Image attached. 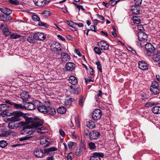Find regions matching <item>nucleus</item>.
<instances>
[{
	"label": "nucleus",
	"mask_w": 160,
	"mask_h": 160,
	"mask_svg": "<svg viewBox=\"0 0 160 160\" xmlns=\"http://www.w3.org/2000/svg\"><path fill=\"white\" fill-rule=\"evenodd\" d=\"M57 150V148L54 147L44 149V152L40 148L36 149L34 152V155L38 158H42L44 156L45 153H49L50 152Z\"/></svg>",
	"instance_id": "f257e3e1"
},
{
	"label": "nucleus",
	"mask_w": 160,
	"mask_h": 160,
	"mask_svg": "<svg viewBox=\"0 0 160 160\" xmlns=\"http://www.w3.org/2000/svg\"><path fill=\"white\" fill-rule=\"evenodd\" d=\"M50 47V49L52 52L58 55L60 54L62 48L61 46L59 43L56 42L52 43Z\"/></svg>",
	"instance_id": "f03ea898"
},
{
	"label": "nucleus",
	"mask_w": 160,
	"mask_h": 160,
	"mask_svg": "<svg viewBox=\"0 0 160 160\" xmlns=\"http://www.w3.org/2000/svg\"><path fill=\"white\" fill-rule=\"evenodd\" d=\"M9 116L14 115L18 118H19V117H22L24 118L25 121L27 122H29L30 120V118H28L25 114L20 111H14L12 113H9Z\"/></svg>",
	"instance_id": "7ed1b4c3"
},
{
	"label": "nucleus",
	"mask_w": 160,
	"mask_h": 160,
	"mask_svg": "<svg viewBox=\"0 0 160 160\" xmlns=\"http://www.w3.org/2000/svg\"><path fill=\"white\" fill-rule=\"evenodd\" d=\"M5 102L8 104L10 106H12L14 109L19 110L25 109V106L22 105V104L17 103L11 102L10 100H5Z\"/></svg>",
	"instance_id": "20e7f679"
},
{
	"label": "nucleus",
	"mask_w": 160,
	"mask_h": 160,
	"mask_svg": "<svg viewBox=\"0 0 160 160\" xmlns=\"http://www.w3.org/2000/svg\"><path fill=\"white\" fill-rule=\"evenodd\" d=\"M102 115L101 111L98 109H96L93 112L92 117L94 120H98L100 118Z\"/></svg>",
	"instance_id": "39448f33"
},
{
	"label": "nucleus",
	"mask_w": 160,
	"mask_h": 160,
	"mask_svg": "<svg viewBox=\"0 0 160 160\" xmlns=\"http://www.w3.org/2000/svg\"><path fill=\"white\" fill-rule=\"evenodd\" d=\"M37 109L40 112L43 113H46L47 111V107L44 105H43L42 104L40 103L38 101H36Z\"/></svg>",
	"instance_id": "423d86ee"
},
{
	"label": "nucleus",
	"mask_w": 160,
	"mask_h": 160,
	"mask_svg": "<svg viewBox=\"0 0 160 160\" xmlns=\"http://www.w3.org/2000/svg\"><path fill=\"white\" fill-rule=\"evenodd\" d=\"M101 50H106L109 49V44L104 40L98 42L97 44Z\"/></svg>",
	"instance_id": "0eeeda50"
},
{
	"label": "nucleus",
	"mask_w": 160,
	"mask_h": 160,
	"mask_svg": "<svg viewBox=\"0 0 160 160\" xmlns=\"http://www.w3.org/2000/svg\"><path fill=\"white\" fill-rule=\"evenodd\" d=\"M86 149V147L84 143H82L80 144L79 149H76L75 154L77 156H80L85 151Z\"/></svg>",
	"instance_id": "6e6552de"
},
{
	"label": "nucleus",
	"mask_w": 160,
	"mask_h": 160,
	"mask_svg": "<svg viewBox=\"0 0 160 160\" xmlns=\"http://www.w3.org/2000/svg\"><path fill=\"white\" fill-rule=\"evenodd\" d=\"M20 96L21 98L22 99L23 102H26L28 99L30 98V96L29 92L26 91H22L20 93Z\"/></svg>",
	"instance_id": "1a4fd4ad"
},
{
	"label": "nucleus",
	"mask_w": 160,
	"mask_h": 160,
	"mask_svg": "<svg viewBox=\"0 0 160 160\" xmlns=\"http://www.w3.org/2000/svg\"><path fill=\"white\" fill-rule=\"evenodd\" d=\"M89 138L90 140H96L98 138L100 135V133L95 130H93L89 133Z\"/></svg>",
	"instance_id": "9d476101"
},
{
	"label": "nucleus",
	"mask_w": 160,
	"mask_h": 160,
	"mask_svg": "<svg viewBox=\"0 0 160 160\" xmlns=\"http://www.w3.org/2000/svg\"><path fill=\"white\" fill-rule=\"evenodd\" d=\"M37 104L36 102L34 103H31L30 102H26L24 105L25 109H27L28 110H32L35 109Z\"/></svg>",
	"instance_id": "9b49d317"
},
{
	"label": "nucleus",
	"mask_w": 160,
	"mask_h": 160,
	"mask_svg": "<svg viewBox=\"0 0 160 160\" xmlns=\"http://www.w3.org/2000/svg\"><path fill=\"white\" fill-rule=\"evenodd\" d=\"M138 36L140 41L145 42L148 40L147 35L144 32H140L138 33Z\"/></svg>",
	"instance_id": "f8f14e48"
},
{
	"label": "nucleus",
	"mask_w": 160,
	"mask_h": 160,
	"mask_svg": "<svg viewBox=\"0 0 160 160\" xmlns=\"http://www.w3.org/2000/svg\"><path fill=\"white\" fill-rule=\"evenodd\" d=\"M104 155L103 153L95 152L93 153V155L90 157V160H101L100 157H103Z\"/></svg>",
	"instance_id": "ddd939ff"
},
{
	"label": "nucleus",
	"mask_w": 160,
	"mask_h": 160,
	"mask_svg": "<svg viewBox=\"0 0 160 160\" xmlns=\"http://www.w3.org/2000/svg\"><path fill=\"white\" fill-rule=\"evenodd\" d=\"M46 35L43 33L38 32L34 34V38L36 40L43 41L46 38Z\"/></svg>",
	"instance_id": "4468645a"
},
{
	"label": "nucleus",
	"mask_w": 160,
	"mask_h": 160,
	"mask_svg": "<svg viewBox=\"0 0 160 160\" xmlns=\"http://www.w3.org/2000/svg\"><path fill=\"white\" fill-rule=\"evenodd\" d=\"M0 19L2 21L9 22L12 20V18L9 15L0 14Z\"/></svg>",
	"instance_id": "2eb2a0df"
},
{
	"label": "nucleus",
	"mask_w": 160,
	"mask_h": 160,
	"mask_svg": "<svg viewBox=\"0 0 160 160\" xmlns=\"http://www.w3.org/2000/svg\"><path fill=\"white\" fill-rule=\"evenodd\" d=\"M9 107L6 104H2L0 105V111L3 112L4 114L8 116H9L8 112H7L6 111L9 108Z\"/></svg>",
	"instance_id": "dca6fc26"
},
{
	"label": "nucleus",
	"mask_w": 160,
	"mask_h": 160,
	"mask_svg": "<svg viewBox=\"0 0 160 160\" xmlns=\"http://www.w3.org/2000/svg\"><path fill=\"white\" fill-rule=\"evenodd\" d=\"M138 65L139 68L143 70H147L148 68V65L147 63L144 61L139 62Z\"/></svg>",
	"instance_id": "f3484780"
},
{
	"label": "nucleus",
	"mask_w": 160,
	"mask_h": 160,
	"mask_svg": "<svg viewBox=\"0 0 160 160\" xmlns=\"http://www.w3.org/2000/svg\"><path fill=\"white\" fill-rule=\"evenodd\" d=\"M33 2L37 6L39 7H43L47 2H49L47 0H33Z\"/></svg>",
	"instance_id": "a211bd4d"
},
{
	"label": "nucleus",
	"mask_w": 160,
	"mask_h": 160,
	"mask_svg": "<svg viewBox=\"0 0 160 160\" xmlns=\"http://www.w3.org/2000/svg\"><path fill=\"white\" fill-rule=\"evenodd\" d=\"M145 48L147 51L150 52H152L154 50L155 48L154 46L150 43H148L145 46Z\"/></svg>",
	"instance_id": "6ab92c4d"
},
{
	"label": "nucleus",
	"mask_w": 160,
	"mask_h": 160,
	"mask_svg": "<svg viewBox=\"0 0 160 160\" xmlns=\"http://www.w3.org/2000/svg\"><path fill=\"white\" fill-rule=\"evenodd\" d=\"M47 109L46 113H47L52 116L54 115L56 113V111L53 108L48 106L47 107Z\"/></svg>",
	"instance_id": "aec40b11"
},
{
	"label": "nucleus",
	"mask_w": 160,
	"mask_h": 160,
	"mask_svg": "<svg viewBox=\"0 0 160 160\" xmlns=\"http://www.w3.org/2000/svg\"><path fill=\"white\" fill-rule=\"evenodd\" d=\"M86 125L87 127L91 129L94 128L96 126L94 122L93 121L90 120L87 121L86 122Z\"/></svg>",
	"instance_id": "412c9836"
},
{
	"label": "nucleus",
	"mask_w": 160,
	"mask_h": 160,
	"mask_svg": "<svg viewBox=\"0 0 160 160\" xmlns=\"http://www.w3.org/2000/svg\"><path fill=\"white\" fill-rule=\"evenodd\" d=\"M66 68L68 70L72 71L75 67V64L72 62H68L65 65Z\"/></svg>",
	"instance_id": "4be33fe9"
},
{
	"label": "nucleus",
	"mask_w": 160,
	"mask_h": 160,
	"mask_svg": "<svg viewBox=\"0 0 160 160\" xmlns=\"http://www.w3.org/2000/svg\"><path fill=\"white\" fill-rule=\"evenodd\" d=\"M0 11L6 15H9L12 13V11L10 9L5 7L0 8Z\"/></svg>",
	"instance_id": "5701e85b"
},
{
	"label": "nucleus",
	"mask_w": 160,
	"mask_h": 160,
	"mask_svg": "<svg viewBox=\"0 0 160 160\" xmlns=\"http://www.w3.org/2000/svg\"><path fill=\"white\" fill-rule=\"evenodd\" d=\"M69 82L72 85H75L78 83V80L76 77L73 76H70L68 79Z\"/></svg>",
	"instance_id": "b1692460"
},
{
	"label": "nucleus",
	"mask_w": 160,
	"mask_h": 160,
	"mask_svg": "<svg viewBox=\"0 0 160 160\" xmlns=\"http://www.w3.org/2000/svg\"><path fill=\"white\" fill-rule=\"evenodd\" d=\"M69 56L65 53H63L61 54V59L62 61L66 62L69 59Z\"/></svg>",
	"instance_id": "393cba45"
},
{
	"label": "nucleus",
	"mask_w": 160,
	"mask_h": 160,
	"mask_svg": "<svg viewBox=\"0 0 160 160\" xmlns=\"http://www.w3.org/2000/svg\"><path fill=\"white\" fill-rule=\"evenodd\" d=\"M139 7V6H136L135 5L132 6L131 9L132 13L135 14H139L140 12Z\"/></svg>",
	"instance_id": "a878e982"
},
{
	"label": "nucleus",
	"mask_w": 160,
	"mask_h": 160,
	"mask_svg": "<svg viewBox=\"0 0 160 160\" xmlns=\"http://www.w3.org/2000/svg\"><path fill=\"white\" fill-rule=\"evenodd\" d=\"M152 112L154 114H160V106H155L152 109Z\"/></svg>",
	"instance_id": "bb28decb"
},
{
	"label": "nucleus",
	"mask_w": 160,
	"mask_h": 160,
	"mask_svg": "<svg viewBox=\"0 0 160 160\" xmlns=\"http://www.w3.org/2000/svg\"><path fill=\"white\" fill-rule=\"evenodd\" d=\"M57 112L61 114L65 113L66 112V108L64 107H59L57 109Z\"/></svg>",
	"instance_id": "cd10ccee"
},
{
	"label": "nucleus",
	"mask_w": 160,
	"mask_h": 160,
	"mask_svg": "<svg viewBox=\"0 0 160 160\" xmlns=\"http://www.w3.org/2000/svg\"><path fill=\"white\" fill-rule=\"evenodd\" d=\"M30 129V127L28 125H26L23 126L22 130L21 131L20 133L22 134H23L24 133H26Z\"/></svg>",
	"instance_id": "c85d7f7f"
},
{
	"label": "nucleus",
	"mask_w": 160,
	"mask_h": 160,
	"mask_svg": "<svg viewBox=\"0 0 160 160\" xmlns=\"http://www.w3.org/2000/svg\"><path fill=\"white\" fill-rule=\"evenodd\" d=\"M27 40L31 43L34 44L36 42V39H35V38H34V35L33 37H32V36L28 37Z\"/></svg>",
	"instance_id": "c756f323"
},
{
	"label": "nucleus",
	"mask_w": 160,
	"mask_h": 160,
	"mask_svg": "<svg viewBox=\"0 0 160 160\" xmlns=\"http://www.w3.org/2000/svg\"><path fill=\"white\" fill-rule=\"evenodd\" d=\"M47 142V143L43 146V148L48 147L50 145V143H49L48 142V141L45 138H42L40 140V143L41 144H44Z\"/></svg>",
	"instance_id": "7c9ffc66"
},
{
	"label": "nucleus",
	"mask_w": 160,
	"mask_h": 160,
	"mask_svg": "<svg viewBox=\"0 0 160 160\" xmlns=\"http://www.w3.org/2000/svg\"><path fill=\"white\" fill-rule=\"evenodd\" d=\"M150 90L152 94H157L159 92V88H150Z\"/></svg>",
	"instance_id": "2f4dec72"
},
{
	"label": "nucleus",
	"mask_w": 160,
	"mask_h": 160,
	"mask_svg": "<svg viewBox=\"0 0 160 160\" xmlns=\"http://www.w3.org/2000/svg\"><path fill=\"white\" fill-rule=\"evenodd\" d=\"M81 91V88L79 87L77 88L75 87L74 89L71 90V92L73 93L77 94H79Z\"/></svg>",
	"instance_id": "473e14b6"
},
{
	"label": "nucleus",
	"mask_w": 160,
	"mask_h": 160,
	"mask_svg": "<svg viewBox=\"0 0 160 160\" xmlns=\"http://www.w3.org/2000/svg\"><path fill=\"white\" fill-rule=\"evenodd\" d=\"M8 121H10V122L14 123L15 122H17L19 121L20 119L19 118H18L15 116L12 117L11 118H8L7 119Z\"/></svg>",
	"instance_id": "72a5a7b5"
},
{
	"label": "nucleus",
	"mask_w": 160,
	"mask_h": 160,
	"mask_svg": "<svg viewBox=\"0 0 160 160\" xmlns=\"http://www.w3.org/2000/svg\"><path fill=\"white\" fill-rule=\"evenodd\" d=\"M23 36L20 35H19L17 33L12 34L10 36V38L13 39H16L18 38L22 37Z\"/></svg>",
	"instance_id": "f704fd0d"
},
{
	"label": "nucleus",
	"mask_w": 160,
	"mask_h": 160,
	"mask_svg": "<svg viewBox=\"0 0 160 160\" xmlns=\"http://www.w3.org/2000/svg\"><path fill=\"white\" fill-rule=\"evenodd\" d=\"M132 19L134 23L138 24L141 22V19L137 16H133Z\"/></svg>",
	"instance_id": "c9c22d12"
},
{
	"label": "nucleus",
	"mask_w": 160,
	"mask_h": 160,
	"mask_svg": "<svg viewBox=\"0 0 160 160\" xmlns=\"http://www.w3.org/2000/svg\"><path fill=\"white\" fill-rule=\"evenodd\" d=\"M159 84L156 81H154L152 82L151 86L150 88H159Z\"/></svg>",
	"instance_id": "e433bc0d"
},
{
	"label": "nucleus",
	"mask_w": 160,
	"mask_h": 160,
	"mask_svg": "<svg viewBox=\"0 0 160 160\" xmlns=\"http://www.w3.org/2000/svg\"><path fill=\"white\" fill-rule=\"evenodd\" d=\"M68 145L69 149H70L72 148H75L77 144L75 142H68Z\"/></svg>",
	"instance_id": "4c0bfd02"
},
{
	"label": "nucleus",
	"mask_w": 160,
	"mask_h": 160,
	"mask_svg": "<svg viewBox=\"0 0 160 160\" xmlns=\"http://www.w3.org/2000/svg\"><path fill=\"white\" fill-rule=\"evenodd\" d=\"M159 104V103L153 102H148L146 103L145 105V107H146L148 108L150 107H151L153 106H156Z\"/></svg>",
	"instance_id": "58836bf2"
},
{
	"label": "nucleus",
	"mask_w": 160,
	"mask_h": 160,
	"mask_svg": "<svg viewBox=\"0 0 160 160\" xmlns=\"http://www.w3.org/2000/svg\"><path fill=\"white\" fill-rule=\"evenodd\" d=\"M8 143L5 140H2L0 141V147L2 148H4L8 145Z\"/></svg>",
	"instance_id": "ea45409f"
},
{
	"label": "nucleus",
	"mask_w": 160,
	"mask_h": 160,
	"mask_svg": "<svg viewBox=\"0 0 160 160\" xmlns=\"http://www.w3.org/2000/svg\"><path fill=\"white\" fill-rule=\"evenodd\" d=\"M100 48H98V47H95L94 48V50L95 52L98 54V55H101L102 53V52L101 51Z\"/></svg>",
	"instance_id": "a19ab883"
},
{
	"label": "nucleus",
	"mask_w": 160,
	"mask_h": 160,
	"mask_svg": "<svg viewBox=\"0 0 160 160\" xmlns=\"http://www.w3.org/2000/svg\"><path fill=\"white\" fill-rule=\"evenodd\" d=\"M96 64L97 65V68L98 70H99L100 72H102L101 65L100 64V62L98 61L97 62H96Z\"/></svg>",
	"instance_id": "79ce46f5"
},
{
	"label": "nucleus",
	"mask_w": 160,
	"mask_h": 160,
	"mask_svg": "<svg viewBox=\"0 0 160 160\" xmlns=\"http://www.w3.org/2000/svg\"><path fill=\"white\" fill-rule=\"evenodd\" d=\"M89 147L91 149H93L96 148V146L94 143L91 142L88 143Z\"/></svg>",
	"instance_id": "37998d69"
},
{
	"label": "nucleus",
	"mask_w": 160,
	"mask_h": 160,
	"mask_svg": "<svg viewBox=\"0 0 160 160\" xmlns=\"http://www.w3.org/2000/svg\"><path fill=\"white\" fill-rule=\"evenodd\" d=\"M85 100V98L83 96H81L80 98V99L79 100V104L80 105L82 106L83 103Z\"/></svg>",
	"instance_id": "c03bdc74"
},
{
	"label": "nucleus",
	"mask_w": 160,
	"mask_h": 160,
	"mask_svg": "<svg viewBox=\"0 0 160 160\" xmlns=\"http://www.w3.org/2000/svg\"><path fill=\"white\" fill-rule=\"evenodd\" d=\"M42 124V123L39 121L36 122H34L33 126L35 128H37L38 127L41 126Z\"/></svg>",
	"instance_id": "a18cd8bd"
},
{
	"label": "nucleus",
	"mask_w": 160,
	"mask_h": 160,
	"mask_svg": "<svg viewBox=\"0 0 160 160\" xmlns=\"http://www.w3.org/2000/svg\"><path fill=\"white\" fill-rule=\"evenodd\" d=\"M90 132L87 128L85 129L84 130V134L87 138H89Z\"/></svg>",
	"instance_id": "49530a36"
},
{
	"label": "nucleus",
	"mask_w": 160,
	"mask_h": 160,
	"mask_svg": "<svg viewBox=\"0 0 160 160\" xmlns=\"http://www.w3.org/2000/svg\"><path fill=\"white\" fill-rule=\"evenodd\" d=\"M32 19L35 21H39L40 19L37 15H34L32 16Z\"/></svg>",
	"instance_id": "de8ad7c7"
},
{
	"label": "nucleus",
	"mask_w": 160,
	"mask_h": 160,
	"mask_svg": "<svg viewBox=\"0 0 160 160\" xmlns=\"http://www.w3.org/2000/svg\"><path fill=\"white\" fill-rule=\"evenodd\" d=\"M8 126L10 129H14V123L10 122L8 123Z\"/></svg>",
	"instance_id": "09e8293b"
},
{
	"label": "nucleus",
	"mask_w": 160,
	"mask_h": 160,
	"mask_svg": "<svg viewBox=\"0 0 160 160\" xmlns=\"http://www.w3.org/2000/svg\"><path fill=\"white\" fill-rule=\"evenodd\" d=\"M2 32L4 35L6 36H8L11 32L8 28L2 30Z\"/></svg>",
	"instance_id": "8fccbe9b"
},
{
	"label": "nucleus",
	"mask_w": 160,
	"mask_h": 160,
	"mask_svg": "<svg viewBox=\"0 0 160 160\" xmlns=\"http://www.w3.org/2000/svg\"><path fill=\"white\" fill-rule=\"evenodd\" d=\"M135 3L134 5L136 6H139L141 4L142 0H134Z\"/></svg>",
	"instance_id": "3c124183"
},
{
	"label": "nucleus",
	"mask_w": 160,
	"mask_h": 160,
	"mask_svg": "<svg viewBox=\"0 0 160 160\" xmlns=\"http://www.w3.org/2000/svg\"><path fill=\"white\" fill-rule=\"evenodd\" d=\"M8 2L14 5H17L19 4V2L18 0H9Z\"/></svg>",
	"instance_id": "603ef678"
},
{
	"label": "nucleus",
	"mask_w": 160,
	"mask_h": 160,
	"mask_svg": "<svg viewBox=\"0 0 160 160\" xmlns=\"http://www.w3.org/2000/svg\"><path fill=\"white\" fill-rule=\"evenodd\" d=\"M38 25L40 26H43L46 28H48L49 26L48 24L42 22H39L38 23Z\"/></svg>",
	"instance_id": "864d4df0"
},
{
	"label": "nucleus",
	"mask_w": 160,
	"mask_h": 160,
	"mask_svg": "<svg viewBox=\"0 0 160 160\" xmlns=\"http://www.w3.org/2000/svg\"><path fill=\"white\" fill-rule=\"evenodd\" d=\"M73 3L74 4L77 8H78L79 11L80 10V9H81L82 10H85V9L83 8L82 6L81 5H78L74 2H73Z\"/></svg>",
	"instance_id": "5fc2aeb1"
},
{
	"label": "nucleus",
	"mask_w": 160,
	"mask_h": 160,
	"mask_svg": "<svg viewBox=\"0 0 160 160\" xmlns=\"http://www.w3.org/2000/svg\"><path fill=\"white\" fill-rule=\"evenodd\" d=\"M32 137V136H29L28 135H27L26 136L24 137L23 138H22L19 139L20 141H23L24 140H26L28 139H29Z\"/></svg>",
	"instance_id": "6e6d98bb"
},
{
	"label": "nucleus",
	"mask_w": 160,
	"mask_h": 160,
	"mask_svg": "<svg viewBox=\"0 0 160 160\" xmlns=\"http://www.w3.org/2000/svg\"><path fill=\"white\" fill-rule=\"evenodd\" d=\"M9 135L10 133L8 131H6L4 133L0 134V137H6Z\"/></svg>",
	"instance_id": "4d7b16f0"
},
{
	"label": "nucleus",
	"mask_w": 160,
	"mask_h": 160,
	"mask_svg": "<svg viewBox=\"0 0 160 160\" xmlns=\"http://www.w3.org/2000/svg\"><path fill=\"white\" fill-rule=\"evenodd\" d=\"M7 28H8L7 25L5 24H1L0 26V28L2 31Z\"/></svg>",
	"instance_id": "13d9d810"
},
{
	"label": "nucleus",
	"mask_w": 160,
	"mask_h": 160,
	"mask_svg": "<svg viewBox=\"0 0 160 160\" xmlns=\"http://www.w3.org/2000/svg\"><path fill=\"white\" fill-rule=\"evenodd\" d=\"M42 13L43 14H44L45 16L47 17L49 16L50 15V12L48 11H43Z\"/></svg>",
	"instance_id": "bf43d9fd"
},
{
	"label": "nucleus",
	"mask_w": 160,
	"mask_h": 160,
	"mask_svg": "<svg viewBox=\"0 0 160 160\" xmlns=\"http://www.w3.org/2000/svg\"><path fill=\"white\" fill-rule=\"evenodd\" d=\"M112 29H113V30L112 32V35L114 37H116L117 35V34L116 33V29L115 28V27L113 26L112 27Z\"/></svg>",
	"instance_id": "052dcab7"
},
{
	"label": "nucleus",
	"mask_w": 160,
	"mask_h": 160,
	"mask_svg": "<svg viewBox=\"0 0 160 160\" xmlns=\"http://www.w3.org/2000/svg\"><path fill=\"white\" fill-rule=\"evenodd\" d=\"M72 152L69 153L67 156V160H72Z\"/></svg>",
	"instance_id": "680f3d73"
},
{
	"label": "nucleus",
	"mask_w": 160,
	"mask_h": 160,
	"mask_svg": "<svg viewBox=\"0 0 160 160\" xmlns=\"http://www.w3.org/2000/svg\"><path fill=\"white\" fill-rule=\"evenodd\" d=\"M96 29H97V28L95 26L92 25L91 26L90 29L91 31H94L95 32H97Z\"/></svg>",
	"instance_id": "e2e57ef3"
},
{
	"label": "nucleus",
	"mask_w": 160,
	"mask_h": 160,
	"mask_svg": "<svg viewBox=\"0 0 160 160\" xmlns=\"http://www.w3.org/2000/svg\"><path fill=\"white\" fill-rule=\"evenodd\" d=\"M138 29L140 31H142L144 29L143 26L142 25H138L137 26Z\"/></svg>",
	"instance_id": "0e129e2a"
},
{
	"label": "nucleus",
	"mask_w": 160,
	"mask_h": 160,
	"mask_svg": "<svg viewBox=\"0 0 160 160\" xmlns=\"http://www.w3.org/2000/svg\"><path fill=\"white\" fill-rule=\"evenodd\" d=\"M59 132L60 135L62 137H63L65 135L64 132L62 130L60 129L59 130Z\"/></svg>",
	"instance_id": "69168bd1"
},
{
	"label": "nucleus",
	"mask_w": 160,
	"mask_h": 160,
	"mask_svg": "<svg viewBox=\"0 0 160 160\" xmlns=\"http://www.w3.org/2000/svg\"><path fill=\"white\" fill-rule=\"evenodd\" d=\"M67 24L69 26H70L71 25H75V23L73 22H72L71 21H67Z\"/></svg>",
	"instance_id": "338daca9"
},
{
	"label": "nucleus",
	"mask_w": 160,
	"mask_h": 160,
	"mask_svg": "<svg viewBox=\"0 0 160 160\" xmlns=\"http://www.w3.org/2000/svg\"><path fill=\"white\" fill-rule=\"evenodd\" d=\"M33 132L32 131V129L31 128V127H30V129H29V130L28 131V132H27V134H28V136H29V135H31Z\"/></svg>",
	"instance_id": "774afa93"
}]
</instances>
